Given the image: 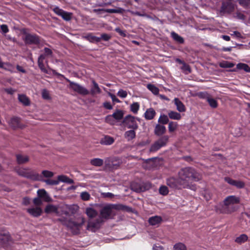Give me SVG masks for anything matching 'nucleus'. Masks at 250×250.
Segmentation results:
<instances>
[{"label": "nucleus", "instance_id": "24", "mask_svg": "<svg viewBox=\"0 0 250 250\" xmlns=\"http://www.w3.org/2000/svg\"><path fill=\"white\" fill-rule=\"evenodd\" d=\"M174 103L176 106L177 110L180 112H185L186 108L184 104L177 98L174 99Z\"/></svg>", "mask_w": 250, "mask_h": 250}, {"label": "nucleus", "instance_id": "51", "mask_svg": "<svg viewBox=\"0 0 250 250\" xmlns=\"http://www.w3.org/2000/svg\"><path fill=\"white\" fill-rule=\"evenodd\" d=\"M42 98L45 100H49L51 99V97L50 96L49 91L46 89H42Z\"/></svg>", "mask_w": 250, "mask_h": 250}, {"label": "nucleus", "instance_id": "35", "mask_svg": "<svg viewBox=\"0 0 250 250\" xmlns=\"http://www.w3.org/2000/svg\"><path fill=\"white\" fill-rule=\"evenodd\" d=\"M248 239V236L245 234H242L236 238L235 241L238 244H242L246 242Z\"/></svg>", "mask_w": 250, "mask_h": 250}, {"label": "nucleus", "instance_id": "32", "mask_svg": "<svg viewBox=\"0 0 250 250\" xmlns=\"http://www.w3.org/2000/svg\"><path fill=\"white\" fill-rule=\"evenodd\" d=\"M38 181H42L44 182L46 185L50 186L57 185L59 183V179L53 180L51 179H43L42 176L41 180H38Z\"/></svg>", "mask_w": 250, "mask_h": 250}, {"label": "nucleus", "instance_id": "54", "mask_svg": "<svg viewBox=\"0 0 250 250\" xmlns=\"http://www.w3.org/2000/svg\"><path fill=\"white\" fill-rule=\"evenodd\" d=\"M80 197L83 201H88L90 198V194L86 191L82 192L81 193Z\"/></svg>", "mask_w": 250, "mask_h": 250}, {"label": "nucleus", "instance_id": "57", "mask_svg": "<svg viewBox=\"0 0 250 250\" xmlns=\"http://www.w3.org/2000/svg\"><path fill=\"white\" fill-rule=\"evenodd\" d=\"M38 65L40 69L43 72L45 73L48 74V72L47 69H46L44 67V64H43V62L40 61L38 62Z\"/></svg>", "mask_w": 250, "mask_h": 250}, {"label": "nucleus", "instance_id": "46", "mask_svg": "<svg viewBox=\"0 0 250 250\" xmlns=\"http://www.w3.org/2000/svg\"><path fill=\"white\" fill-rule=\"evenodd\" d=\"M83 37L91 42H93L94 41L99 42L101 40L100 38H98L96 36H92L91 34H88V35L83 36Z\"/></svg>", "mask_w": 250, "mask_h": 250}, {"label": "nucleus", "instance_id": "33", "mask_svg": "<svg viewBox=\"0 0 250 250\" xmlns=\"http://www.w3.org/2000/svg\"><path fill=\"white\" fill-rule=\"evenodd\" d=\"M58 179H59V183L62 182L68 184H73L74 181L65 175H59L58 176Z\"/></svg>", "mask_w": 250, "mask_h": 250}, {"label": "nucleus", "instance_id": "64", "mask_svg": "<svg viewBox=\"0 0 250 250\" xmlns=\"http://www.w3.org/2000/svg\"><path fill=\"white\" fill-rule=\"evenodd\" d=\"M42 199L46 202H51L52 201V198L49 196L47 193L43 197Z\"/></svg>", "mask_w": 250, "mask_h": 250}, {"label": "nucleus", "instance_id": "5", "mask_svg": "<svg viewBox=\"0 0 250 250\" xmlns=\"http://www.w3.org/2000/svg\"><path fill=\"white\" fill-rule=\"evenodd\" d=\"M122 163V160L115 156L107 157L104 160V167L105 168L109 169H117Z\"/></svg>", "mask_w": 250, "mask_h": 250}, {"label": "nucleus", "instance_id": "38", "mask_svg": "<svg viewBox=\"0 0 250 250\" xmlns=\"http://www.w3.org/2000/svg\"><path fill=\"white\" fill-rule=\"evenodd\" d=\"M156 160L155 158H152L146 159L145 160V163L146 165H149V166L146 167L148 169H150L151 168H153L156 167V164H155V161Z\"/></svg>", "mask_w": 250, "mask_h": 250}, {"label": "nucleus", "instance_id": "56", "mask_svg": "<svg viewBox=\"0 0 250 250\" xmlns=\"http://www.w3.org/2000/svg\"><path fill=\"white\" fill-rule=\"evenodd\" d=\"M245 184L244 182L241 181L235 180L234 186L239 188H242L245 187Z\"/></svg>", "mask_w": 250, "mask_h": 250}, {"label": "nucleus", "instance_id": "34", "mask_svg": "<svg viewBox=\"0 0 250 250\" xmlns=\"http://www.w3.org/2000/svg\"><path fill=\"white\" fill-rule=\"evenodd\" d=\"M140 109V104L138 102H134L130 106V111L134 114L138 113Z\"/></svg>", "mask_w": 250, "mask_h": 250}, {"label": "nucleus", "instance_id": "15", "mask_svg": "<svg viewBox=\"0 0 250 250\" xmlns=\"http://www.w3.org/2000/svg\"><path fill=\"white\" fill-rule=\"evenodd\" d=\"M54 12L59 16H61L62 19L66 21H70L72 18V13L64 11L58 7H55L53 9Z\"/></svg>", "mask_w": 250, "mask_h": 250}, {"label": "nucleus", "instance_id": "26", "mask_svg": "<svg viewBox=\"0 0 250 250\" xmlns=\"http://www.w3.org/2000/svg\"><path fill=\"white\" fill-rule=\"evenodd\" d=\"M167 115L168 118L171 120H180L182 118L181 115L180 113L172 110L168 111Z\"/></svg>", "mask_w": 250, "mask_h": 250}, {"label": "nucleus", "instance_id": "58", "mask_svg": "<svg viewBox=\"0 0 250 250\" xmlns=\"http://www.w3.org/2000/svg\"><path fill=\"white\" fill-rule=\"evenodd\" d=\"M33 202L34 204L36 206H39L41 205L42 203L41 198H40L39 197L35 198L33 199Z\"/></svg>", "mask_w": 250, "mask_h": 250}, {"label": "nucleus", "instance_id": "22", "mask_svg": "<svg viewBox=\"0 0 250 250\" xmlns=\"http://www.w3.org/2000/svg\"><path fill=\"white\" fill-rule=\"evenodd\" d=\"M156 115L155 110L153 108H147L144 113V117L147 120H152Z\"/></svg>", "mask_w": 250, "mask_h": 250}, {"label": "nucleus", "instance_id": "52", "mask_svg": "<svg viewBox=\"0 0 250 250\" xmlns=\"http://www.w3.org/2000/svg\"><path fill=\"white\" fill-rule=\"evenodd\" d=\"M159 193L163 195H167L168 193V188L165 186H162L159 188Z\"/></svg>", "mask_w": 250, "mask_h": 250}, {"label": "nucleus", "instance_id": "10", "mask_svg": "<svg viewBox=\"0 0 250 250\" xmlns=\"http://www.w3.org/2000/svg\"><path fill=\"white\" fill-rule=\"evenodd\" d=\"M137 121H140V119L131 115H126V127L128 128L137 129L138 125Z\"/></svg>", "mask_w": 250, "mask_h": 250}, {"label": "nucleus", "instance_id": "14", "mask_svg": "<svg viewBox=\"0 0 250 250\" xmlns=\"http://www.w3.org/2000/svg\"><path fill=\"white\" fill-rule=\"evenodd\" d=\"M234 10V5L230 1L223 2L221 7V12L230 13Z\"/></svg>", "mask_w": 250, "mask_h": 250}, {"label": "nucleus", "instance_id": "11", "mask_svg": "<svg viewBox=\"0 0 250 250\" xmlns=\"http://www.w3.org/2000/svg\"><path fill=\"white\" fill-rule=\"evenodd\" d=\"M25 37L23 39L24 42L27 44H38L40 43L39 37L35 34H31L23 31Z\"/></svg>", "mask_w": 250, "mask_h": 250}, {"label": "nucleus", "instance_id": "21", "mask_svg": "<svg viewBox=\"0 0 250 250\" xmlns=\"http://www.w3.org/2000/svg\"><path fill=\"white\" fill-rule=\"evenodd\" d=\"M166 127L162 125L157 124L154 128V134L157 136H161L166 132Z\"/></svg>", "mask_w": 250, "mask_h": 250}, {"label": "nucleus", "instance_id": "12", "mask_svg": "<svg viewBox=\"0 0 250 250\" xmlns=\"http://www.w3.org/2000/svg\"><path fill=\"white\" fill-rule=\"evenodd\" d=\"M114 214L110 204L106 205L104 207L100 210L101 217L99 218L104 219H108L111 218V216Z\"/></svg>", "mask_w": 250, "mask_h": 250}, {"label": "nucleus", "instance_id": "6", "mask_svg": "<svg viewBox=\"0 0 250 250\" xmlns=\"http://www.w3.org/2000/svg\"><path fill=\"white\" fill-rule=\"evenodd\" d=\"M169 137L168 135L161 136L157 141L153 144L149 149L150 152H156L167 144Z\"/></svg>", "mask_w": 250, "mask_h": 250}, {"label": "nucleus", "instance_id": "20", "mask_svg": "<svg viewBox=\"0 0 250 250\" xmlns=\"http://www.w3.org/2000/svg\"><path fill=\"white\" fill-rule=\"evenodd\" d=\"M124 116V112L123 110L119 109L116 110L112 114V116H113V118L116 122H120L122 120H123L122 123H125V119H124L123 118Z\"/></svg>", "mask_w": 250, "mask_h": 250}, {"label": "nucleus", "instance_id": "8", "mask_svg": "<svg viewBox=\"0 0 250 250\" xmlns=\"http://www.w3.org/2000/svg\"><path fill=\"white\" fill-rule=\"evenodd\" d=\"M66 80L69 83V87L74 91L83 96L89 94V91L85 87L77 83L71 82L68 79H66Z\"/></svg>", "mask_w": 250, "mask_h": 250}, {"label": "nucleus", "instance_id": "39", "mask_svg": "<svg viewBox=\"0 0 250 250\" xmlns=\"http://www.w3.org/2000/svg\"><path fill=\"white\" fill-rule=\"evenodd\" d=\"M178 126V125L177 122L170 121L168 123V131L170 133L173 132L175 131Z\"/></svg>", "mask_w": 250, "mask_h": 250}, {"label": "nucleus", "instance_id": "63", "mask_svg": "<svg viewBox=\"0 0 250 250\" xmlns=\"http://www.w3.org/2000/svg\"><path fill=\"white\" fill-rule=\"evenodd\" d=\"M104 107L107 109L111 110L112 109V106L111 105L110 103L108 102H105L103 104Z\"/></svg>", "mask_w": 250, "mask_h": 250}, {"label": "nucleus", "instance_id": "23", "mask_svg": "<svg viewBox=\"0 0 250 250\" xmlns=\"http://www.w3.org/2000/svg\"><path fill=\"white\" fill-rule=\"evenodd\" d=\"M27 211L32 216L37 217L42 213V209L40 207L32 208L27 209Z\"/></svg>", "mask_w": 250, "mask_h": 250}, {"label": "nucleus", "instance_id": "27", "mask_svg": "<svg viewBox=\"0 0 250 250\" xmlns=\"http://www.w3.org/2000/svg\"><path fill=\"white\" fill-rule=\"evenodd\" d=\"M18 100L24 106H28L30 104V101L29 98L24 94H19Z\"/></svg>", "mask_w": 250, "mask_h": 250}, {"label": "nucleus", "instance_id": "61", "mask_svg": "<svg viewBox=\"0 0 250 250\" xmlns=\"http://www.w3.org/2000/svg\"><path fill=\"white\" fill-rule=\"evenodd\" d=\"M225 180L226 182L229 183V184L234 186L235 180L231 179L230 177H227L225 178Z\"/></svg>", "mask_w": 250, "mask_h": 250}, {"label": "nucleus", "instance_id": "25", "mask_svg": "<svg viewBox=\"0 0 250 250\" xmlns=\"http://www.w3.org/2000/svg\"><path fill=\"white\" fill-rule=\"evenodd\" d=\"M92 82L93 84V86L91 88L90 90L89 91V94L94 96L96 94L101 93V90L99 87L98 83H97L94 80H92Z\"/></svg>", "mask_w": 250, "mask_h": 250}, {"label": "nucleus", "instance_id": "9", "mask_svg": "<svg viewBox=\"0 0 250 250\" xmlns=\"http://www.w3.org/2000/svg\"><path fill=\"white\" fill-rule=\"evenodd\" d=\"M104 220L102 218H98L95 220H89L88 222L86 229L92 232H95L99 229Z\"/></svg>", "mask_w": 250, "mask_h": 250}, {"label": "nucleus", "instance_id": "45", "mask_svg": "<svg viewBox=\"0 0 250 250\" xmlns=\"http://www.w3.org/2000/svg\"><path fill=\"white\" fill-rule=\"evenodd\" d=\"M136 130V129H131V130L126 131V137L128 138V140H131L135 137Z\"/></svg>", "mask_w": 250, "mask_h": 250}, {"label": "nucleus", "instance_id": "31", "mask_svg": "<svg viewBox=\"0 0 250 250\" xmlns=\"http://www.w3.org/2000/svg\"><path fill=\"white\" fill-rule=\"evenodd\" d=\"M85 213L91 218H94L98 215V212L92 208H86Z\"/></svg>", "mask_w": 250, "mask_h": 250}, {"label": "nucleus", "instance_id": "36", "mask_svg": "<svg viewBox=\"0 0 250 250\" xmlns=\"http://www.w3.org/2000/svg\"><path fill=\"white\" fill-rule=\"evenodd\" d=\"M168 115L165 114L161 115L159 119L158 123L162 125H166L169 123V119Z\"/></svg>", "mask_w": 250, "mask_h": 250}, {"label": "nucleus", "instance_id": "13", "mask_svg": "<svg viewBox=\"0 0 250 250\" xmlns=\"http://www.w3.org/2000/svg\"><path fill=\"white\" fill-rule=\"evenodd\" d=\"M10 127L15 130L18 128L23 129L25 126L21 124L20 119L17 117L12 118L9 122Z\"/></svg>", "mask_w": 250, "mask_h": 250}, {"label": "nucleus", "instance_id": "43", "mask_svg": "<svg viewBox=\"0 0 250 250\" xmlns=\"http://www.w3.org/2000/svg\"><path fill=\"white\" fill-rule=\"evenodd\" d=\"M207 101L208 102L209 106L213 108L217 107L218 105L217 101L216 100L213 99L211 95L209 96Z\"/></svg>", "mask_w": 250, "mask_h": 250}, {"label": "nucleus", "instance_id": "40", "mask_svg": "<svg viewBox=\"0 0 250 250\" xmlns=\"http://www.w3.org/2000/svg\"><path fill=\"white\" fill-rule=\"evenodd\" d=\"M236 67L240 70H244L246 72H250V67L246 63H239L237 64Z\"/></svg>", "mask_w": 250, "mask_h": 250}, {"label": "nucleus", "instance_id": "41", "mask_svg": "<svg viewBox=\"0 0 250 250\" xmlns=\"http://www.w3.org/2000/svg\"><path fill=\"white\" fill-rule=\"evenodd\" d=\"M147 89L149 90L153 94L157 95L159 93V89L154 84L149 83L146 86Z\"/></svg>", "mask_w": 250, "mask_h": 250}, {"label": "nucleus", "instance_id": "49", "mask_svg": "<svg viewBox=\"0 0 250 250\" xmlns=\"http://www.w3.org/2000/svg\"><path fill=\"white\" fill-rule=\"evenodd\" d=\"M105 121L106 123L111 125H114L116 123L113 118V116H112V115H109L107 116L105 118Z\"/></svg>", "mask_w": 250, "mask_h": 250}, {"label": "nucleus", "instance_id": "19", "mask_svg": "<svg viewBox=\"0 0 250 250\" xmlns=\"http://www.w3.org/2000/svg\"><path fill=\"white\" fill-rule=\"evenodd\" d=\"M114 142V139L110 136L104 135L102 137L100 141V143L103 146H110Z\"/></svg>", "mask_w": 250, "mask_h": 250}, {"label": "nucleus", "instance_id": "62", "mask_svg": "<svg viewBox=\"0 0 250 250\" xmlns=\"http://www.w3.org/2000/svg\"><path fill=\"white\" fill-rule=\"evenodd\" d=\"M1 30L3 33H6L8 32L9 29L7 26L5 24H2L0 26Z\"/></svg>", "mask_w": 250, "mask_h": 250}, {"label": "nucleus", "instance_id": "59", "mask_svg": "<svg viewBox=\"0 0 250 250\" xmlns=\"http://www.w3.org/2000/svg\"><path fill=\"white\" fill-rule=\"evenodd\" d=\"M235 17L239 20H245L246 19V16L240 12L237 11L235 13Z\"/></svg>", "mask_w": 250, "mask_h": 250}, {"label": "nucleus", "instance_id": "3", "mask_svg": "<svg viewBox=\"0 0 250 250\" xmlns=\"http://www.w3.org/2000/svg\"><path fill=\"white\" fill-rule=\"evenodd\" d=\"M239 202L240 199L238 197L233 195L228 196L225 199L223 204H220L215 207L216 211L220 213H229L233 210L229 209V206L238 204Z\"/></svg>", "mask_w": 250, "mask_h": 250}, {"label": "nucleus", "instance_id": "18", "mask_svg": "<svg viewBox=\"0 0 250 250\" xmlns=\"http://www.w3.org/2000/svg\"><path fill=\"white\" fill-rule=\"evenodd\" d=\"M12 238L8 233H0V243L2 245H8L12 242Z\"/></svg>", "mask_w": 250, "mask_h": 250}, {"label": "nucleus", "instance_id": "28", "mask_svg": "<svg viewBox=\"0 0 250 250\" xmlns=\"http://www.w3.org/2000/svg\"><path fill=\"white\" fill-rule=\"evenodd\" d=\"M58 210V207L57 206L52 204H48L46 206L44 211L45 213L49 214L51 213H57Z\"/></svg>", "mask_w": 250, "mask_h": 250}, {"label": "nucleus", "instance_id": "1", "mask_svg": "<svg viewBox=\"0 0 250 250\" xmlns=\"http://www.w3.org/2000/svg\"><path fill=\"white\" fill-rule=\"evenodd\" d=\"M178 176L187 188L192 189L191 187V182L201 179L199 173L192 167L181 168L178 173Z\"/></svg>", "mask_w": 250, "mask_h": 250}, {"label": "nucleus", "instance_id": "17", "mask_svg": "<svg viewBox=\"0 0 250 250\" xmlns=\"http://www.w3.org/2000/svg\"><path fill=\"white\" fill-rule=\"evenodd\" d=\"M16 162L19 165H22L28 163L29 161V157L27 155L22 154H17L16 155Z\"/></svg>", "mask_w": 250, "mask_h": 250}, {"label": "nucleus", "instance_id": "7", "mask_svg": "<svg viewBox=\"0 0 250 250\" xmlns=\"http://www.w3.org/2000/svg\"><path fill=\"white\" fill-rule=\"evenodd\" d=\"M167 184L170 188L174 189H181L187 188L182 182L179 177L177 178L174 177H171L167 179Z\"/></svg>", "mask_w": 250, "mask_h": 250}, {"label": "nucleus", "instance_id": "30", "mask_svg": "<svg viewBox=\"0 0 250 250\" xmlns=\"http://www.w3.org/2000/svg\"><path fill=\"white\" fill-rule=\"evenodd\" d=\"M171 37L174 41L180 44L184 43V39L176 32L172 31L171 33Z\"/></svg>", "mask_w": 250, "mask_h": 250}, {"label": "nucleus", "instance_id": "60", "mask_svg": "<svg viewBox=\"0 0 250 250\" xmlns=\"http://www.w3.org/2000/svg\"><path fill=\"white\" fill-rule=\"evenodd\" d=\"M46 193H47L46 191L43 189H39L37 191L38 196L40 198H42L45 195H46Z\"/></svg>", "mask_w": 250, "mask_h": 250}, {"label": "nucleus", "instance_id": "29", "mask_svg": "<svg viewBox=\"0 0 250 250\" xmlns=\"http://www.w3.org/2000/svg\"><path fill=\"white\" fill-rule=\"evenodd\" d=\"M104 163L103 159L98 158H93L90 160V165L94 167H100L103 165Z\"/></svg>", "mask_w": 250, "mask_h": 250}, {"label": "nucleus", "instance_id": "44", "mask_svg": "<svg viewBox=\"0 0 250 250\" xmlns=\"http://www.w3.org/2000/svg\"><path fill=\"white\" fill-rule=\"evenodd\" d=\"M173 250H187L186 246L182 243H177L173 246Z\"/></svg>", "mask_w": 250, "mask_h": 250}, {"label": "nucleus", "instance_id": "4", "mask_svg": "<svg viewBox=\"0 0 250 250\" xmlns=\"http://www.w3.org/2000/svg\"><path fill=\"white\" fill-rule=\"evenodd\" d=\"M84 222V218L79 215L76 217L75 220H69L67 223V226L71 229L74 234H77L80 232V228Z\"/></svg>", "mask_w": 250, "mask_h": 250}, {"label": "nucleus", "instance_id": "2", "mask_svg": "<svg viewBox=\"0 0 250 250\" xmlns=\"http://www.w3.org/2000/svg\"><path fill=\"white\" fill-rule=\"evenodd\" d=\"M14 171L19 176L33 181L42 180V175L28 167H17L14 168Z\"/></svg>", "mask_w": 250, "mask_h": 250}, {"label": "nucleus", "instance_id": "48", "mask_svg": "<svg viewBox=\"0 0 250 250\" xmlns=\"http://www.w3.org/2000/svg\"><path fill=\"white\" fill-rule=\"evenodd\" d=\"M238 2L245 8H250V0H238Z\"/></svg>", "mask_w": 250, "mask_h": 250}, {"label": "nucleus", "instance_id": "37", "mask_svg": "<svg viewBox=\"0 0 250 250\" xmlns=\"http://www.w3.org/2000/svg\"><path fill=\"white\" fill-rule=\"evenodd\" d=\"M219 65L223 68H232L234 66V63L228 61H223L219 63Z\"/></svg>", "mask_w": 250, "mask_h": 250}, {"label": "nucleus", "instance_id": "50", "mask_svg": "<svg viewBox=\"0 0 250 250\" xmlns=\"http://www.w3.org/2000/svg\"><path fill=\"white\" fill-rule=\"evenodd\" d=\"M197 96L199 98L205 99L207 101L210 95L207 92H200L197 94Z\"/></svg>", "mask_w": 250, "mask_h": 250}, {"label": "nucleus", "instance_id": "16", "mask_svg": "<svg viewBox=\"0 0 250 250\" xmlns=\"http://www.w3.org/2000/svg\"><path fill=\"white\" fill-rule=\"evenodd\" d=\"M163 220L161 216L155 215L150 217L148 220V222L151 226H159L163 222Z\"/></svg>", "mask_w": 250, "mask_h": 250}, {"label": "nucleus", "instance_id": "47", "mask_svg": "<svg viewBox=\"0 0 250 250\" xmlns=\"http://www.w3.org/2000/svg\"><path fill=\"white\" fill-rule=\"evenodd\" d=\"M42 177L49 179L54 175L53 172L47 170H42Z\"/></svg>", "mask_w": 250, "mask_h": 250}, {"label": "nucleus", "instance_id": "53", "mask_svg": "<svg viewBox=\"0 0 250 250\" xmlns=\"http://www.w3.org/2000/svg\"><path fill=\"white\" fill-rule=\"evenodd\" d=\"M112 210L113 211L114 209L115 210H124L125 208V207L121 204H110Z\"/></svg>", "mask_w": 250, "mask_h": 250}, {"label": "nucleus", "instance_id": "55", "mask_svg": "<svg viewBox=\"0 0 250 250\" xmlns=\"http://www.w3.org/2000/svg\"><path fill=\"white\" fill-rule=\"evenodd\" d=\"M101 195L103 198L108 199H112L115 196L114 194L110 192H102Z\"/></svg>", "mask_w": 250, "mask_h": 250}, {"label": "nucleus", "instance_id": "42", "mask_svg": "<svg viewBox=\"0 0 250 250\" xmlns=\"http://www.w3.org/2000/svg\"><path fill=\"white\" fill-rule=\"evenodd\" d=\"M130 187L132 190L137 192H140L143 191L141 186L136 183L132 182L130 185Z\"/></svg>", "mask_w": 250, "mask_h": 250}]
</instances>
